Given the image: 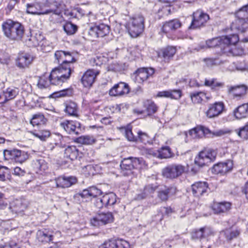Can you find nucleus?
Returning a JSON list of instances; mask_svg holds the SVG:
<instances>
[{"label": "nucleus", "mask_w": 248, "mask_h": 248, "mask_svg": "<svg viewBox=\"0 0 248 248\" xmlns=\"http://www.w3.org/2000/svg\"><path fill=\"white\" fill-rule=\"evenodd\" d=\"M2 30L4 35L9 40L20 41L25 32L24 27L20 23L9 19L2 25Z\"/></svg>", "instance_id": "nucleus-1"}, {"label": "nucleus", "mask_w": 248, "mask_h": 248, "mask_svg": "<svg viewBox=\"0 0 248 248\" xmlns=\"http://www.w3.org/2000/svg\"><path fill=\"white\" fill-rule=\"evenodd\" d=\"M76 61L73 53L66 51L64 62L63 64H60L58 67L52 70L51 77L56 78L59 77L62 78V80H67L69 78L71 73L74 70L73 63Z\"/></svg>", "instance_id": "nucleus-2"}, {"label": "nucleus", "mask_w": 248, "mask_h": 248, "mask_svg": "<svg viewBox=\"0 0 248 248\" xmlns=\"http://www.w3.org/2000/svg\"><path fill=\"white\" fill-rule=\"evenodd\" d=\"M238 41V35L232 34L209 40L206 41V44L208 47H219L222 53L225 54L230 51L229 46L235 45Z\"/></svg>", "instance_id": "nucleus-3"}, {"label": "nucleus", "mask_w": 248, "mask_h": 248, "mask_svg": "<svg viewBox=\"0 0 248 248\" xmlns=\"http://www.w3.org/2000/svg\"><path fill=\"white\" fill-rule=\"evenodd\" d=\"M147 166L142 158L129 157L124 159L120 164L121 173L124 176H129L134 173V170Z\"/></svg>", "instance_id": "nucleus-4"}, {"label": "nucleus", "mask_w": 248, "mask_h": 248, "mask_svg": "<svg viewBox=\"0 0 248 248\" xmlns=\"http://www.w3.org/2000/svg\"><path fill=\"white\" fill-rule=\"evenodd\" d=\"M236 16L237 19L232 23L231 26L232 30L245 32L248 28V4L236 12Z\"/></svg>", "instance_id": "nucleus-5"}, {"label": "nucleus", "mask_w": 248, "mask_h": 248, "mask_svg": "<svg viewBox=\"0 0 248 248\" xmlns=\"http://www.w3.org/2000/svg\"><path fill=\"white\" fill-rule=\"evenodd\" d=\"M144 29V18L140 14L132 17L128 24L129 34L132 37H137L140 34Z\"/></svg>", "instance_id": "nucleus-6"}, {"label": "nucleus", "mask_w": 248, "mask_h": 248, "mask_svg": "<svg viewBox=\"0 0 248 248\" xmlns=\"http://www.w3.org/2000/svg\"><path fill=\"white\" fill-rule=\"evenodd\" d=\"M185 169V167L181 164H171L163 169L162 175L167 178L175 179L181 175Z\"/></svg>", "instance_id": "nucleus-7"}, {"label": "nucleus", "mask_w": 248, "mask_h": 248, "mask_svg": "<svg viewBox=\"0 0 248 248\" xmlns=\"http://www.w3.org/2000/svg\"><path fill=\"white\" fill-rule=\"evenodd\" d=\"M3 154L5 159L12 160L19 163L24 162L29 158V155L27 152L17 149L6 150Z\"/></svg>", "instance_id": "nucleus-8"}, {"label": "nucleus", "mask_w": 248, "mask_h": 248, "mask_svg": "<svg viewBox=\"0 0 248 248\" xmlns=\"http://www.w3.org/2000/svg\"><path fill=\"white\" fill-rule=\"evenodd\" d=\"M113 216L110 212L101 213L95 217H93L90 220V223L92 226L95 227H100L105 225L113 221Z\"/></svg>", "instance_id": "nucleus-9"}, {"label": "nucleus", "mask_w": 248, "mask_h": 248, "mask_svg": "<svg viewBox=\"0 0 248 248\" xmlns=\"http://www.w3.org/2000/svg\"><path fill=\"white\" fill-rule=\"evenodd\" d=\"M216 158V153L214 151L210 152H201L199 156L195 159V163L197 165L202 167L208 165V163L213 161Z\"/></svg>", "instance_id": "nucleus-10"}, {"label": "nucleus", "mask_w": 248, "mask_h": 248, "mask_svg": "<svg viewBox=\"0 0 248 248\" xmlns=\"http://www.w3.org/2000/svg\"><path fill=\"white\" fill-rule=\"evenodd\" d=\"M60 125L69 134L78 135L81 132L80 124L78 122L64 120L60 123Z\"/></svg>", "instance_id": "nucleus-11"}, {"label": "nucleus", "mask_w": 248, "mask_h": 248, "mask_svg": "<svg viewBox=\"0 0 248 248\" xmlns=\"http://www.w3.org/2000/svg\"><path fill=\"white\" fill-rule=\"evenodd\" d=\"M209 19V16L201 11H197L193 14V18L189 29H196L203 26Z\"/></svg>", "instance_id": "nucleus-12"}, {"label": "nucleus", "mask_w": 248, "mask_h": 248, "mask_svg": "<svg viewBox=\"0 0 248 248\" xmlns=\"http://www.w3.org/2000/svg\"><path fill=\"white\" fill-rule=\"evenodd\" d=\"M155 72L152 68H141L138 69L132 75V78L135 82L140 83L147 79L149 76H151Z\"/></svg>", "instance_id": "nucleus-13"}, {"label": "nucleus", "mask_w": 248, "mask_h": 248, "mask_svg": "<svg viewBox=\"0 0 248 248\" xmlns=\"http://www.w3.org/2000/svg\"><path fill=\"white\" fill-rule=\"evenodd\" d=\"M225 108L224 103L222 102H216L209 105L206 114L208 118H213L220 115Z\"/></svg>", "instance_id": "nucleus-14"}, {"label": "nucleus", "mask_w": 248, "mask_h": 248, "mask_svg": "<svg viewBox=\"0 0 248 248\" xmlns=\"http://www.w3.org/2000/svg\"><path fill=\"white\" fill-rule=\"evenodd\" d=\"M61 78L59 77L58 78L52 77L51 73L48 79L45 77L40 78L38 82V86L39 88L43 89L47 88L50 84L54 85H62L63 82L66 80H62Z\"/></svg>", "instance_id": "nucleus-15"}, {"label": "nucleus", "mask_w": 248, "mask_h": 248, "mask_svg": "<svg viewBox=\"0 0 248 248\" xmlns=\"http://www.w3.org/2000/svg\"><path fill=\"white\" fill-rule=\"evenodd\" d=\"M33 57L30 54L21 52L18 53L16 60V66L19 68H26L32 63Z\"/></svg>", "instance_id": "nucleus-16"}, {"label": "nucleus", "mask_w": 248, "mask_h": 248, "mask_svg": "<svg viewBox=\"0 0 248 248\" xmlns=\"http://www.w3.org/2000/svg\"><path fill=\"white\" fill-rule=\"evenodd\" d=\"M27 206L28 202L25 199H16L11 203L9 210L13 213L18 215L22 214L26 209Z\"/></svg>", "instance_id": "nucleus-17"}, {"label": "nucleus", "mask_w": 248, "mask_h": 248, "mask_svg": "<svg viewBox=\"0 0 248 248\" xmlns=\"http://www.w3.org/2000/svg\"><path fill=\"white\" fill-rule=\"evenodd\" d=\"M49 9L46 10L44 13L48 14L52 13L56 15H59L63 8L64 2L66 0H47Z\"/></svg>", "instance_id": "nucleus-18"}, {"label": "nucleus", "mask_w": 248, "mask_h": 248, "mask_svg": "<svg viewBox=\"0 0 248 248\" xmlns=\"http://www.w3.org/2000/svg\"><path fill=\"white\" fill-rule=\"evenodd\" d=\"M232 167V161L228 160L226 162H221L214 165L212 168V172L215 174L224 175L230 171Z\"/></svg>", "instance_id": "nucleus-19"}, {"label": "nucleus", "mask_w": 248, "mask_h": 248, "mask_svg": "<svg viewBox=\"0 0 248 248\" xmlns=\"http://www.w3.org/2000/svg\"><path fill=\"white\" fill-rule=\"evenodd\" d=\"M191 190L194 196L200 197L208 193L209 188L206 182H198L191 186Z\"/></svg>", "instance_id": "nucleus-20"}, {"label": "nucleus", "mask_w": 248, "mask_h": 248, "mask_svg": "<svg viewBox=\"0 0 248 248\" xmlns=\"http://www.w3.org/2000/svg\"><path fill=\"white\" fill-rule=\"evenodd\" d=\"M129 92L128 85L124 82L115 84L109 91L110 96H121L127 94Z\"/></svg>", "instance_id": "nucleus-21"}, {"label": "nucleus", "mask_w": 248, "mask_h": 248, "mask_svg": "<svg viewBox=\"0 0 248 248\" xmlns=\"http://www.w3.org/2000/svg\"><path fill=\"white\" fill-rule=\"evenodd\" d=\"M57 187H69L76 184L77 178L74 176H61L55 179Z\"/></svg>", "instance_id": "nucleus-22"}, {"label": "nucleus", "mask_w": 248, "mask_h": 248, "mask_svg": "<svg viewBox=\"0 0 248 248\" xmlns=\"http://www.w3.org/2000/svg\"><path fill=\"white\" fill-rule=\"evenodd\" d=\"M101 194V190L95 186H92L83 190L81 192L77 194V196H79L87 201V199H91L93 197L99 196Z\"/></svg>", "instance_id": "nucleus-23"}, {"label": "nucleus", "mask_w": 248, "mask_h": 248, "mask_svg": "<svg viewBox=\"0 0 248 248\" xmlns=\"http://www.w3.org/2000/svg\"><path fill=\"white\" fill-rule=\"evenodd\" d=\"M181 26V23L178 19H173L165 22L162 28V30L165 33L170 35L175 30Z\"/></svg>", "instance_id": "nucleus-24"}, {"label": "nucleus", "mask_w": 248, "mask_h": 248, "mask_svg": "<svg viewBox=\"0 0 248 248\" xmlns=\"http://www.w3.org/2000/svg\"><path fill=\"white\" fill-rule=\"evenodd\" d=\"M175 47L168 46L161 49L157 52L158 57L163 59L165 62H169L176 53Z\"/></svg>", "instance_id": "nucleus-25"}, {"label": "nucleus", "mask_w": 248, "mask_h": 248, "mask_svg": "<svg viewBox=\"0 0 248 248\" xmlns=\"http://www.w3.org/2000/svg\"><path fill=\"white\" fill-rule=\"evenodd\" d=\"M99 72L93 70H89L83 75L81 81L85 87H91L94 81L95 78Z\"/></svg>", "instance_id": "nucleus-26"}, {"label": "nucleus", "mask_w": 248, "mask_h": 248, "mask_svg": "<svg viewBox=\"0 0 248 248\" xmlns=\"http://www.w3.org/2000/svg\"><path fill=\"white\" fill-rule=\"evenodd\" d=\"M19 90L15 87H10L4 90L0 95V98H4L2 103H4L9 100L14 99L19 93Z\"/></svg>", "instance_id": "nucleus-27"}, {"label": "nucleus", "mask_w": 248, "mask_h": 248, "mask_svg": "<svg viewBox=\"0 0 248 248\" xmlns=\"http://www.w3.org/2000/svg\"><path fill=\"white\" fill-rule=\"evenodd\" d=\"M176 188L175 187H165L158 190L157 196L162 201H166L169 198L175 194Z\"/></svg>", "instance_id": "nucleus-28"}, {"label": "nucleus", "mask_w": 248, "mask_h": 248, "mask_svg": "<svg viewBox=\"0 0 248 248\" xmlns=\"http://www.w3.org/2000/svg\"><path fill=\"white\" fill-rule=\"evenodd\" d=\"M231 205V203L227 202H214L212 208L215 214H220L230 210Z\"/></svg>", "instance_id": "nucleus-29"}, {"label": "nucleus", "mask_w": 248, "mask_h": 248, "mask_svg": "<svg viewBox=\"0 0 248 248\" xmlns=\"http://www.w3.org/2000/svg\"><path fill=\"white\" fill-rule=\"evenodd\" d=\"M53 233L51 232L44 229L39 230L36 233L37 239L42 243H48L52 240Z\"/></svg>", "instance_id": "nucleus-30"}, {"label": "nucleus", "mask_w": 248, "mask_h": 248, "mask_svg": "<svg viewBox=\"0 0 248 248\" xmlns=\"http://www.w3.org/2000/svg\"><path fill=\"white\" fill-rule=\"evenodd\" d=\"M182 93L180 90L163 91L159 92L157 94L158 97L170 98L175 99H179Z\"/></svg>", "instance_id": "nucleus-31"}, {"label": "nucleus", "mask_w": 248, "mask_h": 248, "mask_svg": "<svg viewBox=\"0 0 248 248\" xmlns=\"http://www.w3.org/2000/svg\"><path fill=\"white\" fill-rule=\"evenodd\" d=\"M236 118L241 119L248 117V103L244 104L238 107L234 110Z\"/></svg>", "instance_id": "nucleus-32"}, {"label": "nucleus", "mask_w": 248, "mask_h": 248, "mask_svg": "<svg viewBox=\"0 0 248 248\" xmlns=\"http://www.w3.org/2000/svg\"><path fill=\"white\" fill-rule=\"evenodd\" d=\"M190 96L192 101L195 104L201 103L202 101H206L209 99L206 94L202 92L191 93Z\"/></svg>", "instance_id": "nucleus-33"}, {"label": "nucleus", "mask_w": 248, "mask_h": 248, "mask_svg": "<svg viewBox=\"0 0 248 248\" xmlns=\"http://www.w3.org/2000/svg\"><path fill=\"white\" fill-rule=\"evenodd\" d=\"M248 90V87L245 85L232 86L229 88L228 91L234 96H241L245 95Z\"/></svg>", "instance_id": "nucleus-34"}, {"label": "nucleus", "mask_w": 248, "mask_h": 248, "mask_svg": "<svg viewBox=\"0 0 248 248\" xmlns=\"http://www.w3.org/2000/svg\"><path fill=\"white\" fill-rule=\"evenodd\" d=\"M117 201L116 195L112 193H106L104 195V202L105 207H108L113 205Z\"/></svg>", "instance_id": "nucleus-35"}, {"label": "nucleus", "mask_w": 248, "mask_h": 248, "mask_svg": "<svg viewBox=\"0 0 248 248\" xmlns=\"http://www.w3.org/2000/svg\"><path fill=\"white\" fill-rule=\"evenodd\" d=\"M117 201L116 195L112 193H106L104 195V202L105 207H108L113 205Z\"/></svg>", "instance_id": "nucleus-36"}, {"label": "nucleus", "mask_w": 248, "mask_h": 248, "mask_svg": "<svg viewBox=\"0 0 248 248\" xmlns=\"http://www.w3.org/2000/svg\"><path fill=\"white\" fill-rule=\"evenodd\" d=\"M65 112L70 116H77L78 106L74 102H69L65 104Z\"/></svg>", "instance_id": "nucleus-37"}, {"label": "nucleus", "mask_w": 248, "mask_h": 248, "mask_svg": "<svg viewBox=\"0 0 248 248\" xmlns=\"http://www.w3.org/2000/svg\"><path fill=\"white\" fill-rule=\"evenodd\" d=\"M65 156L71 160L76 159L78 155V151L75 146H68L64 151Z\"/></svg>", "instance_id": "nucleus-38"}, {"label": "nucleus", "mask_w": 248, "mask_h": 248, "mask_svg": "<svg viewBox=\"0 0 248 248\" xmlns=\"http://www.w3.org/2000/svg\"><path fill=\"white\" fill-rule=\"evenodd\" d=\"M31 133L42 141H46L50 135V132L47 130L31 131Z\"/></svg>", "instance_id": "nucleus-39"}, {"label": "nucleus", "mask_w": 248, "mask_h": 248, "mask_svg": "<svg viewBox=\"0 0 248 248\" xmlns=\"http://www.w3.org/2000/svg\"><path fill=\"white\" fill-rule=\"evenodd\" d=\"M158 152L157 158L160 159L168 158L172 156L171 149L168 146L162 147L160 150H158Z\"/></svg>", "instance_id": "nucleus-40"}, {"label": "nucleus", "mask_w": 248, "mask_h": 248, "mask_svg": "<svg viewBox=\"0 0 248 248\" xmlns=\"http://www.w3.org/2000/svg\"><path fill=\"white\" fill-rule=\"evenodd\" d=\"M144 106L146 108L148 115H152L155 113L157 109V107L155 103L150 100H147L144 103Z\"/></svg>", "instance_id": "nucleus-41"}, {"label": "nucleus", "mask_w": 248, "mask_h": 248, "mask_svg": "<svg viewBox=\"0 0 248 248\" xmlns=\"http://www.w3.org/2000/svg\"><path fill=\"white\" fill-rule=\"evenodd\" d=\"M77 141L80 144L90 145L94 143L96 140L93 136L87 135L81 136L77 138Z\"/></svg>", "instance_id": "nucleus-42"}, {"label": "nucleus", "mask_w": 248, "mask_h": 248, "mask_svg": "<svg viewBox=\"0 0 248 248\" xmlns=\"http://www.w3.org/2000/svg\"><path fill=\"white\" fill-rule=\"evenodd\" d=\"M46 119L44 115L41 113L36 114L33 115L31 121V123L33 125H38L46 123Z\"/></svg>", "instance_id": "nucleus-43"}, {"label": "nucleus", "mask_w": 248, "mask_h": 248, "mask_svg": "<svg viewBox=\"0 0 248 248\" xmlns=\"http://www.w3.org/2000/svg\"><path fill=\"white\" fill-rule=\"evenodd\" d=\"M150 137L147 133L141 131H139L138 132V136L136 137V142H141L145 144L150 142Z\"/></svg>", "instance_id": "nucleus-44"}, {"label": "nucleus", "mask_w": 248, "mask_h": 248, "mask_svg": "<svg viewBox=\"0 0 248 248\" xmlns=\"http://www.w3.org/2000/svg\"><path fill=\"white\" fill-rule=\"evenodd\" d=\"M64 31L68 35H72L74 34L77 31V26L72 24L71 22H66L63 26Z\"/></svg>", "instance_id": "nucleus-45"}, {"label": "nucleus", "mask_w": 248, "mask_h": 248, "mask_svg": "<svg viewBox=\"0 0 248 248\" xmlns=\"http://www.w3.org/2000/svg\"><path fill=\"white\" fill-rule=\"evenodd\" d=\"M10 170L6 167H0V181H4L10 178Z\"/></svg>", "instance_id": "nucleus-46"}, {"label": "nucleus", "mask_w": 248, "mask_h": 248, "mask_svg": "<svg viewBox=\"0 0 248 248\" xmlns=\"http://www.w3.org/2000/svg\"><path fill=\"white\" fill-rule=\"evenodd\" d=\"M141 154L142 155L148 158L152 157L157 158L158 152V150H155L152 148H144L141 150Z\"/></svg>", "instance_id": "nucleus-47"}, {"label": "nucleus", "mask_w": 248, "mask_h": 248, "mask_svg": "<svg viewBox=\"0 0 248 248\" xmlns=\"http://www.w3.org/2000/svg\"><path fill=\"white\" fill-rule=\"evenodd\" d=\"M237 135L242 139L247 140L248 139V123L238 129L235 130Z\"/></svg>", "instance_id": "nucleus-48"}, {"label": "nucleus", "mask_w": 248, "mask_h": 248, "mask_svg": "<svg viewBox=\"0 0 248 248\" xmlns=\"http://www.w3.org/2000/svg\"><path fill=\"white\" fill-rule=\"evenodd\" d=\"M99 35L100 37H103L109 32V27L104 24H101L99 25L96 26Z\"/></svg>", "instance_id": "nucleus-49"}, {"label": "nucleus", "mask_w": 248, "mask_h": 248, "mask_svg": "<svg viewBox=\"0 0 248 248\" xmlns=\"http://www.w3.org/2000/svg\"><path fill=\"white\" fill-rule=\"evenodd\" d=\"M189 135L193 139H200L203 137V133L200 126L196 127L189 131Z\"/></svg>", "instance_id": "nucleus-50"}, {"label": "nucleus", "mask_w": 248, "mask_h": 248, "mask_svg": "<svg viewBox=\"0 0 248 248\" xmlns=\"http://www.w3.org/2000/svg\"><path fill=\"white\" fill-rule=\"evenodd\" d=\"M66 52L62 50H58L55 53V58L58 63L63 64L64 62Z\"/></svg>", "instance_id": "nucleus-51"}, {"label": "nucleus", "mask_w": 248, "mask_h": 248, "mask_svg": "<svg viewBox=\"0 0 248 248\" xmlns=\"http://www.w3.org/2000/svg\"><path fill=\"white\" fill-rule=\"evenodd\" d=\"M156 186H154L153 185H146L144 188L143 193L141 195L140 198L143 199L147 195L153 193L156 189Z\"/></svg>", "instance_id": "nucleus-52"}, {"label": "nucleus", "mask_w": 248, "mask_h": 248, "mask_svg": "<svg viewBox=\"0 0 248 248\" xmlns=\"http://www.w3.org/2000/svg\"><path fill=\"white\" fill-rule=\"evenodd\" d=\"M202 228V240L206 239L207 241L210 236L214 235V232L213 230L209 227H203Z\"/></svg>", "instance_id": "nucleus-53"}, {"label": "nucleus", "mask_w": 248, "mask_h": 248, "mask_svg": "<svg viewBox=\"0 0 248 248\" xmlns=\"http://www.w3.org/2000/svg\"><path fill=\"white\" fill-rule=\"evenodd\" d=\"M240 232L237 230H227L225 232V235L227 239L231 240L239 235Z\"/></svg>", "instance_id": "nucleus-54"}, {"label": "nucleus", "mask_w": 248, "mask_h": 248, "mask_svg": "<svg viewBox=\"0 0 248 248\" xmlns=\"http://www.w3.org/2000/svg\"><path fill=\"white\" fill-rule=\"evenodd\" d=\"M115 245V239H109L105 241L99 248H116Z\"/></svg>", "instance_id": "nucleus-55"}, {"label": "nucleus", "mask_w": 248, "mask_h": 248, "mask_svg": "<svg viewBox=\"0 0 248 248\" xmlns=\"http://www.w3.org/2000/svg\"><path fill=\"white\" fill-rule=\"evenodd\" d=\"M116 248H129L130 245L128 242L122 239H115Z\"/></svg>", "instance_id": "nucleus-56"}, {"label": "nucleus", "mask_w": 248, "mask_h": 248, "mask_svg": "<svg viewBox=\"0 0 248 248\" xmlns=\"http://www.w3.org/2000/svg\"><path fill=\"white\" fill-rule=\"evenodd\" d=\"M98 29L96 26L91 27L89 31V35L91 36V39L92 40H95L96 38L100 37L97 32Z\"/></svg>", "instance_id": "nucleus-57"}, {"label": "nucleus", "mask_w": 248, "mask_h": 248, "mask_svg": "<svg viewBox=\"0 0 248 248\" xmlns=\"http://www.w3.org/2000/svg\"><path fill=\"white\" fill-rule=\"evenodd\" d=\"M94 197L95 198L93 203L94 206L98 209L102 208L103 207L105 206V202H104V195L101 197Z\"/></svg>", "instance_id": "nucleus-58"}, {"label": "nucleus", "mask_w": 248, "mask_h": 248, "mask_svg": "<svg viewBox=\"0 0 248 248\" xmlns=\"http://www.w3.org/2000/svg\"><path fill=\"white\" fill-rule=\"evenodd\" d=\"M192 238L193 239H199L202 240V228L199 230L193 231L192 233Z\"/></svg>", "instance_id": "nucleus-59"}, {"label": "nucleus", "mask_w": 248, "mask_h": 248, "mask_svg": "<svg viewBox=\"0 0 248 248\" xmlns=\"http://www.w3.org/2000/svg\"><path fill=\"white\" fill-rule=\"evenodd\" d=\"M125 137L129 141L136 142V137L133 135L131 129L125 130Z\"/></svg>", "instance_id": "nucleus-60"}, {"label": "nucleus", "mask_w": 248, "mask_h": 248, "mask_svg": "<svg viewBox=\"0 0 248 248\" xmlns=\"http://www.w3.org/2000/svg\"><path fill=\"white\" fill-rule=\"evenodd\" d=\"M10 205L9 204L8 201L4 198L3 196V198H2V199H1L0 200V209L4 210L7 208L9 209Z\"/></svg>", "instance_id": "nucleus-61"}, {"label": "nucleus", "mask_w": 248, "mask_h": 248, "mask_svg": "<svg viewBox=\"0 0 248 248\" xmlns=\"http://www.w3.org/2000/svg\"><path fill=\"white\" fill-rule=\"evenodd\" d=\"M26 173V171L24 170L21 169L19 167H16L14 170L13 174L17 176H23Z\"/></svg>", "instance_id": "nucleus-62"}, {"label": "nucleus", "mask_w": 248, "mask_h": 248, "mask_svg": "<svg viewBox=\"0 0 248 248\" xmlns=\"http://www.w3.org/2000/svg\"><path fill=\"white\" fill-rule=\"evenodd\" d=\"M0 248H20L18 245L14 241H11L4 246H0Z\"/></svg>", "instance_id": "nucleus-63"}, {"label": "nucleus", "mask_w": 248, "mask_h": 248, "mask_svg": "<svg viewBox=\"0 0 248 248\" xmlns=\"http://www.w3.org/2000/svg\"><path fill=\"white\" fill-rule=\"evenodd\" d=\"M226 133V132L223 130H219L213 131L212 136H209V138H213L214 137H221Z\"/></svg>", "instance_id": "nucleus-64"}]
</instances>
